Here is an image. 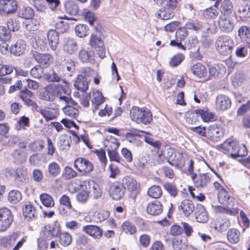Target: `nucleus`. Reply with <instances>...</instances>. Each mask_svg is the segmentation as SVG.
Masks as SVG:
<instances>
[{"mask_svg":"<svg viewBox=\"0 0 250 250\" xmlns=\"http://www.w3.org/2000/svg\"><path fill=\"white\" fill-rule=\"evenodd\" d=\"M231 105L230 98L226 95L220 94L216 98V106L217 109L225 111L229 108Z\"/></svg>","mask_w":250,"mask_h":250,"instance_id":"2eb2a0df","label":"nucleus"},{"mask_svg":"<svg viewBox=\"0 0 250 250\" xmlns=\"http://www.w3.org/2000/svg\"><path fill=\"white\" fill-rule=\"evenodd\" d=\"M216 49L219 53L224 56L229 55L234 46L232 39L229 36L219 37L216 41Z\"/></svg>","mask_w":250,"mask_h":250,"instance_id":"20e7f679","label":"nucleus"},{"mask_svg":"<svg viewBox=\"0 0 250 250\" xmlns=\"http://www.w3.org/2000/svg\"><path fill=\"white\" fill-rule=\"evenodd\" d=\"M74 87L78 90L84 92L88 88V83L86 78L83 76L79 75L74 83Z\"/></svg>","mask_w":250,"mask_h":250,"instance_id":"7c9ffc66","label":"nucleus"},{"mask_svg":"<svg viewBox=\"0 0 250 250\" xmlns=\"http://www.w3.org/2000/svg\"><path fill=\"white\" fill-rule=\"evenodd\" d=\"M223 136L222 129L215 125L210 126L208 128L207 136L210 140L218 141Z\"/></svg>","mask_w":250,"mask_h":250,"instance_id":"a878e982","label":"nucleus"},{"mask_svg":"<svg viewBox=\"0 0 250 250\" xmlns=\"http://www.w3.org/2000/svg\"><path fill=\"white\" fill-rule=\"evenodd\" d=\"M61 168L58 164L55 162L50 163L48 166V172L50 175L56 177L60 172Z\"/></svg>","mask_w":250,"mask_h":250,"instance_id":"3c124183","label":"nucleus"},{"mask_svg":"<svg viewBox=\"0 0 250 250\" xmlns=\"http://www.w3.org/2000/svg\"><path fill=\"white\" fill-rule=\"evenodd\" d=\"M218 25L219 28L223 32L229 33L231 32L234 27V21L232 16L220 15Z\"/></svg>","mask_w":250,"mask_h":250,"instance_id":"6e6552de","label":"nucleus"},{"mask_svg":"<svg viewBox=\"0 0 250 250\" xmlns=\"http://www.w3.org/2000/svg\"><path fill=\"white\" fill-rule=\"evenodd\" d=\"M75 168L83 174L90 173L93 169V165L89 160L83 158H78L74 162Z\"/></svg>","mask_w":250,"mask_h":250,"instance_id":"1a4fd4ad","label":"nucleus"},{"mask_svg":"<svg viewBox=\"0 0 250 250\" xmlns=\"http://www.w3.org/2000/svg\"><path fill=\"white\" fill-rule=\"evenodd\" d=\"M17 8L16 0H0V12L1 13L9 14L14 13Z\"/></svg>","mask_w":250,"mask_h":250,"instance_id":"ddd939ff","label":"nucleus"},{"mask_svg":"<svg viewBox=\"0 0 250 250\" xmlns=\"http://www.w3.org/2000/svg\"><path fill=\"white\" fill-rule=\"evenodd\" d=\"M191 71L192 74L199 78H205L208 75V70L202 63L198 62L192 66Z\"/></svg>","mask_w":250,"mask_h":250,"instance_id":"4be33fe9","label":"nucleus"},{"mask_svg":"<svg viewBox=\"0 0 250 250\" xmlns=\"http://www.w3.org/2000/svg\"><path fill=\"white\" fill-rule=\"evenodd\" d=\"M32 56L42 67L49 66L53 62V57L49 53H41L37 51H32Z\"/></svg>","mask_w":250,"mask_h":250,"instance_id":"9b49d317","label":"nucleus"},{"mask_svg":"<svg viewBox=\"0 0 250 250\" xmlns=\"http://www.w3.org/2000/svg\"><path fill=\"white\" fill-rule=\"evenodd\" d=\"M62 111L64 114L71 118H76L78 115V109L71 105H67L63 107Z\"/></svg>","mask_w":250,"mask_h":250,"instance_id":"8fccbe9b","label":"nucleus"},{"mask_svg":"<svg viewBox=\"0 0 250 250\" xmlns=\"http://www.w3.org/2000/svg\"><path fill=\"white\" fill-rule=\"evenodd\" d=\"M227 237L230 242L236 243L239 241L240 232L236 229H231L228 232Z\"/></svg>","mask_w":250,"mask_h":250,"instance_id":"a18cd8bd","label":"nucleus"},{"mask_svg":"<svg viewBox=\"0 0 250 250\" xmlns=\"http://www.w3.org/2000/svg\"><path fill=\"white\" fill-rule=\"evenodd\" d=\"M191 177L195 186L197 188H204L207 187L210 180L207 173L200 174L198 176L196 174H193Z\"/></svg>","mask_w":250,"mask_h":250,"instance_id":"aec40b11","label":"nucleus"},{"mask_svg":"<svg viewBox=\"0 0 250 250\" xmlns=\"http://www.w3.org/2000/svg\"><path fill=\"white\" fill-rule=\"evenodd\" d=\"M14 217L11 211L7 208H0V232L7 230L11 226Z\"/></svg>","mask_w":250,"mask_h":250,"instance_id":"0eeeda50","label":"nucleus"},{"mask_svg":"<svg viewBox=\"0 0 250 250\" xmlns=\"http://www.w3.org/2000/svg\"><path fill=\"white\" fill-rule=\"evenodd\" d=\"M220 15L232 16L233 5L230 0H224L220 6Z\"/></svg>","mask_w":250,"mask_h":250,"instance_id":"72a5a7b5","label":"nucleus"},{"mask_svg":"<svg viewBox=\"0 0 250 250\" xmlns=\"http://www.w3.org/2000/svg\"><path fill=\"white\" fill-rule=\"evenodd\" d=\"M188 159L187 155L183 153L176 152L172 147L167 149V161L172 166L183 167Z\"/></svg>","mask_w":250,"mask_h":250,"instance_id":"7ed1b4c3","label":"nucleus"},{"mask_svg":"<svg viewBox=\"0 0 250 250\" xmlns=\"http://www.w3.org/2000/svg\"><path fill=\"white\" fill-rule=\"evenodd\" d=\"M59 237V241L60 243L64 246L69 245L72 241V238L70 235L66 232L60 233Z\"/></svg>","mask_w":250,"mask_h":250,"instance_id":"864d4df0","label":"nucleus"},{"mask_svg":"<svg viewBox=\"0 0 250 250\" xmlns=\"http://www.w3.org/2000/svg\"><path fill=\"white\" fill-rule=\"evenodd\" d=\"M57 98H59V101L64 102L65 104L71 103L72 99L70 96V89L62 85Z\"/></svg>","mask_w":250,"mask_h":250,"instance_id":"cd10ccee","label":"nucleus"},{"mask_svg":"<svg viewBox=\"0 0 250 250\" xmlns=\"http://www.w3.org/2000/svg\"><path fill=\"white\" fill-rule=\"evenodd\" d=\"M123 230L125 233L133 234L136 231V228L134 225L128 221L125 222L122 225Z\"/></svg>","mask_w":250,"mask_h":250,"instance_id":"6e6d98bb","label":"nucleus"},{"mask_svg":"<svg viewBox=\"0 0 250 250\" xmlns=\"http://www.w3.org/2000/svg\"><path fill=\"white\" fill-rule=\"evenodd\" d=\"M83 230L95 239L100 238L103 234L102 229L99 227L94 225L84 226L83 228Z\"/></svg>","mask_w":250,"mask_h":250,"instance_id":"393cba45","label":"nucleus"},{"mask_svg":"<svg viewBox=\"0 0 250 250\" xmlns=\"http://www.w3.org/2000/svg\"><path fill=\"white\" fill-rule=\"evenodd\" d=\"M64 6L66 12L70 15H76L78 13V6L73 0H67L65 1L64 3Z\"/></svg>","mask_w":250,"mask_h":250,"instance_id":"c9c22d12","label":"nucleus"},{"mask_svg":"<svg viewBox=\"0 0 250 250\" xmlns=\"http://www.w3.org/2000/svg\"><path fill=\"white\" fill-rule=\"evenodd\" d=\"M150 237L146 234H144L139 237V245L143 248H147L150 243Z\"/></svg>","mask_w":250,"mask_h":250,"instance_id":"e2e57ef3","label":"nucleus"},{"mask_svg":"<svg viewBox=\"0 0 250 250\" xmlns=\"http://www.w3.org/2000/svg\"><path fill=\"white\" fill-rule=\"evenodd\" d=\"M130 115L132 120L138 124L147 125L152 120L150 111L146 108H140L137 106H133L130 110Z\"/></svg>","mask_w":250,"mask_h":250,"instance_id":"f03ea898","label":"nucleus"},{"mask_svg":"<svg viewBox=\"0 0 250 250\" xmlns=\"http://www.w3.org/2000/svg\"><path fill=\"white\" fill-rule=\"evenodd\" d=\"M62 85V84H47L45 86L44 91L40 92L39 94V98L47 102L54 101L57 98Z\"/></svg>","mask_w":250,"mask_h":250,"instance_id":"39448f33","label":"nucleus"},{"mask_svg":"<svg viewBox=\"0 0 250 250\" xmlns=\"http://www.w3.org/2000/svg\"><path fill=\"white\" fill-rule=\"evenodd\" d=\"M42 157L41 154L36 153L31 155L29 159L30 164L33 166H38L40 164L41 160Z\"/></svg>","mask_w":250,"mask_h":250,"instance_id":"69168bd1","label":"nucleus"},{"mask_svg":"<svg viewBox=\"0 0 250 250\" xmlns=\"http://www.w3.org/2000/svg\"><path fill=\"white\" fill-rule=\"evenodd\" d=\"M195 114L201 116L204 122H211L215 121L217 119L216 114L214 113L209 111L208 110L196 109Z\"/></svg>","mask_w":250,"mask_h":250,"instance_id":"c85d7f7f","label":"nucleus"},{"mask_svg":"<svg viewBox=\"0 0 250 250\" xmlns=\"http://www.w3.org/2000/svg\"><path fill=\"white\" fill-rule=\"evenodd\" d=\"M23 215L28 221L35 216V209L30 203L27 202L22 208Z\"/></svg>","mask_w":250,"mask_h":250,"instance_id":"e433bc0d","label":"nucleus"},{"mask_svg":"<svg viewBox=\"0 0 250 250\" xmlns=\"http://www.w3.org/2000/svg\"><path fill=\"white\" fill-rule=\"evenodd\" d=\"M11 34L4 26H0V39L1 41L6 42L10 40Z\"/></svg>","mask_w":250,"mask_h":250,"instance_id":"680f3d73","label":"nucleus"},{"mask_svg":"<svg viewBox=\"0 0 250 250\" xmlns=\"http://www.w3.org/2000/svg\"><path fill=\"white\" fill-rule=\"evenodd\" d=\"M26 48V43L23 40H19L16 42L11 46L10 51L16 56H20L23 54Z\"/></svg>","mask_w":250,"mask_h":250,"instance_id":"6ab92c4d","label":"nucleus"},{"mask_svg":"<svg viewBox=\"0 0 250 250\" xmlns=\"http://www.w3.org/2000/svg\"><path fill=\"white\" fill-rule=\"evenodd\" d=\"M109 194L113 200H119L124 196L125 190L122 185L114 183L110 187Z\"/></svg>","mask_w":250,"mask_h":250,"instance_id":"f3484780","label":"nucleus"},{"mask_svg":"<svg viewBox=\"0 0 250 250\" xmlns=\"http://www.w3.org/2000/svg\"><path fill=\"white\" fill-rule=\"evenodd\" d=\"M19 14L23 18L30 19L34 16V11L31 7H26L21 10Z\"/></svg>","mask_w":250,"mask_h":250,"instance_id":"5fc2aeb1","label":"nucleus"},{"mask_svg":"<svg viewBox=\"0 0 250 250\" xmlns=\"http://www.w3.org/2000/svg\"><path fill=\"white\" fill-rule=\"evenodd\" d=\"M86 183H88V185L90 186L91 196L93 197L94 199H97L101 197L102 190L100 186L97 183L93 181L90 182L84 181L81 182L80 186L83 187Z\"/></svg>","mask_w":250,"mask_h":250,"instance_id":"5701e85b","label":"nucleus"},{"mask_svg":"<svg viewBox=\"0 0 250 250\" xmlns=\"http://www.w3.org/2000/svg\"><path fill=\"white\" fill-rule=\"evenodd\" d=\"M40 22L35 19L28 21L26 25L25 28L29 31H34L39 28Z\"/></svg>","mask_w":250,"mask_h":250,"instance_id":"4d7b16f0","label":"nucleus"},{"mask_svg":"<svg viewBox=\"0 0 250 250\" xmlns=\"http://www.w3.org/2000/svg\"><path fill=\"white\" fill-rule=\"evenodd\" d=\"M172 246L175 250L185 249L187 246L186 244L183 243L182 240L178 238H174L172 240Z\"/></svg>","mask_w":250,"mask_h":250,"instance_id":"338daca9","label":"nucleus"},{"mask_svg":"<svg viewBox=\"0 0 250 250\" xmlns=\"http://www.w3.org/2000/svg\"><path fill=\"white\" fill-rule=\"evenodd\" d=\"M123 188L127 189L128 191L135 194V196L138 192L139 185L133 177L129 176H126L122 179V185Z\"/></svg>","mask_w":250,"mask_h":250,"instance_id":"f8f14e48","label":"nucleus"},{"mask_svg":"<svg viewBox=\"0 0 250 250\" xmlns=\"http://www.w3.org/2000/svg\"><path fill=\"white\" fill-rule=\"evenodd\" d=\"M226 72V68L223 65H214L210 67L209 76L215 78H220Z\"/></svg>","mask_w":250,"mask_h":250,"instance_id":"473e14b6","label":"nucleus"},{"mask_svg":"<svg viewBox=\"0 0 250 250\" xmlns=\"http://www.w3.org/2000/svg\"><path fill=\"white\" fill-rule=\"evenodd\" d=\"M62 78V76L59 72L53 71L51 73L43 75V79L49 83L59 82Z\"/></svg>","mask_w":250,"mask_h":250,"instance_id":"79ce46f5","label":"nucleus"},{"mask_svg":"<svg viewBox=\"0 0 250 250\" xmlns=\"http://www.w3.org/2000/svg\"><path fill=\"white\" fill-rule=\"evenodd\" d=\"M238 36L242 42L250 44V31L246 26H243L239 29Z\"/></svg>","mask_w":250,"mask_h":250,"instance_id":"ea45409f","label":"nucleus"},{"mask_svg":"<svg viewBox=\"0 0 250 250\" xmlns=\"http://www.w3.org/2000/svg\"><path fill=\"white\" fill-rule=\"evenodd\" d=\"M62 65L64 70L66 69L67 71L70 73H72L75 71V62L71 59L65 60L64 62H62Z\"/></svg>","mask_w":250,"mask_h":250,"instance_id":"13d9d810","label":"nucleus"},{"mask_svg":"<svg viewBox=\"0 0 250 250\" xmlns=\"http://www.w3.org/2000/svg\"><path fill=\"white\" fill-rule=\"evenodd\" d=\"M40 200L42 204L46 207H52L54 205V202L52 197L47 193H42L40 195Z\"/></svg>","mask_w":250,"mask_h":250,"instance_id":"49530a36","label":"nucleus"},{"mask_svg":"<svg viewBox=\"0 0 250 250\" xmlns=\"http://www.w3.org/2000/svg\"><path fill=\"white\" fill-rule=\"evenodd\" d=\"M178 0H168L167 4L156 13L157 17L164 20L172 18L174 15V10L177 6Z\"/></svg>","mask_w":250,"mask_h":250,"instance_id":"423d86ee","label":"nucleus"},{"mask_svg":"<svg viewBox=\"0 0 250 250\" xmlns=\"http://www.w3.org/2000/svg\"><path fill=\"white\" fill-rule=\"evenodd\" d=\"M89 97L90 98L92 104L97 106L102 104L104 100L102 93L98 90H93L89 93Z\"/></svg>","mask_w":250,"mask_h":250,"instance_id":"f704fd0d","label":"nucleus"},{"mask_svg":"<svg viewBox=\"0 0 250 250\" xmlns=\"http://www.w3.org/2000/svg\"><path fill=\"white\" fill-rule=\"evenodd\" d=\"M22 199L21 192L17 190H13L9 192L8 195V200L12 204L20 202Z\"/></svg>","mask_w":250,"mask_h":250,"instance_id":"37998d69","label":"nucleus"},{"mask_svg":"<svg viewBox=\"0 0 250 250\" xmlns=\"http://www.w3.org/2000/svg\"><path fill=\"white\" fill-rule=\"evenodd\" d=\"M217 10L212 7L205 9L203 12V16L207 19H214L218 16Z\"/></svg>","mask_w":250,"mask_h":250,"instance_id":"bf43d9fd","label":"nucleus"},{"mask_svg":"<svg viewBox=\"0 0 250 250\" xmlns=\"http://www.w3.org/2000/svg\"><path fill=\"white\" fill-rule=\"evenodd\" d=\"M71 140L70 136L67 135H62L60 137L59 142L58 146L62 150H66L68 149L70 146Z\"/></svg>","mask_w":250,"mask_h":250,"instance_id":"58836bf2","label":"nucleus"},{"mask_svg":"<svg viewBox=\"0 0 250 250\" xmlns=\"http://www.w3.org/2000/svg\"><path fill=\"white\" fill-rule=\"evenodd\" d=\"M195 208L192 201L189 199H185L182 201L178 207L179 211H181L185 216H189Z\"/></svg>","mask_w":250,"mask_h":250,"instance_id":"a211bd4d","label":"nucleus"},{"mask_svg":"<svg viewBox=\"0 0 250 250\" xmlns=\"http://www.w3.org/2000/svg\"><path fill=\"white\" fill-rule=\"evenodd\" d=\"M39 112L45 118L46 122L55 119L57 116V111L54 108L44 107L39 109Z\"/></svg>","mask_w":250,"mask_h":250,"instance_id":"c756f323","label":"nucleus"},{"mask_svg":"<svg viewBox=\"0 0 250 250\" xmlns=\"http://www.w3.org/2000/svg\"><path fill=\"white\" fill-rule=\"evenodd\" d=\"M218 201L221 204L226 207L220 206H214L216 212H222L227 214L234 216L238 212V208L235 207V199L229 196L228 192L222 190L218 195Z\"/></svg>","mask_w":250,"mask_h":250,"instance_id":"f257e3e1","label":"nucleus"},{"mask_svg":"<svg viewBox=\"0 0 250 250\" xmlns=\"http://www.w3.org/2000/svg\"><path fill=\"white\" fill-rule=\"evenodd\" d=\"M90 45L94 47L101 58L105 57V49L103 40L100 37H97V35L92 34L90 40Z\"/></svg>","mask_w":250,"mask_h":250,"instance_id":"9d476101","label":"nucleus"},{"mask_svg":"<svg viewBox=\"0 0 250 250\" xmlns=\"http://www.w3.org/2000/svg\"><path fill=\"white\" fill-rule=\"evenodd\" d=\"M165 189L173 197H175L178 193L176 187L170 183H166L164 185Z\"/></svg>","mask_w":250,"mask_h":250,"instance_id":"774afa93","label":"nucleus"},{"mask_svg":"<svg viewBox=\"0 0 250 250\" xmlns=\"http://www.w3.org/2000/svg\"><path fill=\"white\" fill-rule=\"evenodd\" d=\"M7 27L10 31L15 32L20 28V23L15 19H10L7 22Z\"/></svg>","mask_w":250,"mask_h":250,"instance_id":"052dcab7","label":"nucleus"},{"mask_svg":"<svg viewBox=\"0 0 250 250\" xmlns=\"http://www.w3.org/2000/svg\"><path fill=\"white\" fill-rule=\"evenodd\" d=\"M32 46L36 50L35 51L40 52L45 50L46 44L42 38L39 37L32 42Z\"/></svg>","mask_w":250,"mask_h":250,"instance_id":"a19ab883","label":"nucleus"},{"mask_svg":"<svg viewBox=\"0 0 250 250\" xmlns=\"http://www.w3.org/2000/svg\"><path fill=\"white\" fill-rule=\"evenodd\" d=\"M195 215L196 219L198 222L206 223L208 220V215L204 206L201 204L197 205Z\"/></svg>","mask_w":250,"mask_h":250,"instance_id":"bb28decb","label":"nucleus"},{"mask_svg":"<svg viewBox=\"0 0 250 250\" xmlns=\"http://www.w3.org/2000/svg\"><path fill=\"white\" fill-rule=\"evenodd\" d=\"M20 140L19 137L16 135L4 136L0 140L3 146H10L16 144Z\"/></svg>","mask_w":250,"mask_h":250,"instance_id":"4c0bfd02","label":"nucleus"},{"mask_svg":"<svg viewBox=\"0 0 250 250\" xmlns=\"http://www.w3.org/2000/svg\"><path fill=\"white\" fill-rule=\"evenodd\" d=\"M31 76L36 79H41L43 76V68L40 65L34 66L30 72Z\"/></svg>","mask_w":250,"mask_h":250,"instance_id":"de8ad7c7","label":"nucleus"},{"mask_svg":"<svg viewBox=\"0 0 250 250\" xmlns=\"http://www.w3.org/2000/svg\"><path fill=\"white\" fill-rule=\"evenodd\" d=\"M78 58L83 62H89L92 64L95 62V54L92 50H86L83 48H81L79 51Z\"/></svg>","mask_w":250,"mask_h":250,"instance_id":"4468645a","label":"nucleus"},{"mask_svg":"<svg viewBox=\"0 0 250 250\" xmlns=\"http://www.w3.org/2000/svg\"><path fill=\"white\" fill-rule=\"evenodd\" d=\"M75 32L77 36L83 38L88 35V28L84 24H79L75 27Z\"/></svg>","mask_w":250,"mask_h":250,"instance_id":"603ef678","label":"nucleus"},{"mask_svg":"<svg viewBox=\"0 0 250 250\" xmlns=\"http://www.w3.org/2000/svg\"><path fill=\"white\" fill-rule=\"evenodd\" d=\"M104 145L106 148V151L117 150L119 147V143L115 137L111 136H107L104 142Z\"/></svg>","mask_w":250,"mask_h":250,"instance_id":"2f4dec72","label":"nucleus"},{"mask_svg":"<svg viewBox=\"0 0 250 250\" xmlns=\"http://www.w3.org/2000/svg\"><path fill=\"white\" fill-rule=\"evenodd\" d=\"M162 190L159 186H152L148 188L147 195L153 198L158 199L162 195Z\"/></svg>","mask_w":250,"mask_h":250,"instance_id":"c03bdc74","label":"nucleus"},{"mask_svg":"<svg viewBox=\"0 0 250 250\" xmlns=\"http://www.w3.org/2000/svg\"><path fill=\"white\" fill-rule=\"evenodd\" d=\"M146 212L150 215L155 216L161 214L163 210L161 204L158 201L148 203L146 208Z\"/></svg>","mask_w":250,"mask_h":250,"instance_id":"b1692460","label":"nucleus"},{"mask_svg":"<svg viewBox=\"0 0 250 250\" xmlns=\"http://www.w3.org/2000/svg\"><path fill=\"white\" fill-rule=\"evenodd\" d=\"M48 44L52 50H55L59 43V36L58 32L53 29L49 30L47 33Z\"/></svg>","mask_w":250,"mask_h":250,"instance_id":"412c9836","label":"nucleus"},{"mask_svg":"<svg viewBox=\"0 0 250 250\" xmlns=\"http://www.w3.org/2000/svg\"><path fill=\"white\" fill-rule=\"evenodd\" d=\"M63 50L68 54H73L78 48L76 41L72 38H66L63 40Z\"/></svg>","mask_w":250,"mask_h":250,"instance_id":"dca6fc26","label":"nucleus"},{"mask_svg":"<svg viewBox=\"0 0 250 250\" xmlns=\"http://www.w3.org/2000/svg\"><path fill=\"white\" fill-rule=\"evenodd\" d=\"M29 148L33 152H40L44 148L42 142L41 141H35L31 143Z\"/></svg>","mask_w":250,"mask_h":250,"instance_id":"0e129e2a","label":"nucleus"},{"mask_svg":"<svg viewBox=\"0 0 250 250\" xmlns=\"http://www.w3.org/2000/svg\"><path fill=\"white\" fill-rule=\"evenodd\" d=\"M244 80V74L241 72H237L232 77V83L234 86L237 87L240 85Z\"/></svg>","mask_w":250,"mask_h":250,"instance_id":"09e8293b","label":"nucleus"}]
</instances>
